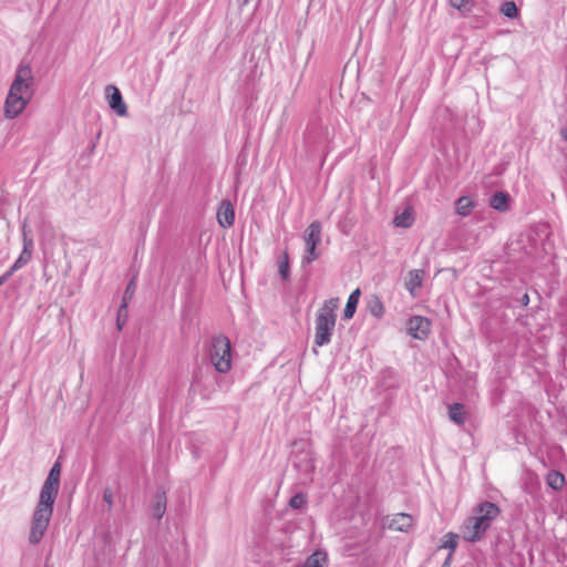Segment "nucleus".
Listing matches in <instances>:
<instances>
[{"mask_svg":"<svg viewBox=\"0 0 567 567\" xmlns=\"http://www.w3.org/2000/svg\"><path fill=\"white\" fill-rule=\"evenodd\" d=\"M61 463H54L40 492L39 501L32 515L29 542L38 544L51 520L53 505L60 488Z\"/></svg>","mask_w":567,"mask_h":567,"instance_id":"1","label":"nucleus"},{"mask_svg":"<svg viewBox=\"0 0 567 567\" xmlns=\"http://www.w3.org/2000/svg\"><path fill=\"white\" fill-rule=\"evenodd\" d=\"M32 85L33 75L30 64L20 63L4 103L7 118H14L24 110L32 93L30 91Z\"/></svg>","mask_w":567,"mask_h":567,"instance_id":"2","label":"nucleus"},{"mask_svg":"<svg viewBox=\"0 0 567 567\" xmlns=\"http://www.w3.org/2000/svg\"><path fill=\"white\" fill-rule=\"evenodd\" d=\"M499 514L501 509L494 503L483 502L478 504L475 515L468 517L463 524V538L470 543L480 540Z\"/></svg>","mask_w":567,"mask_h":567,"instance_id":"3","label":"nucleus"},{"mask_svg":"<svg viewBox=\"0 0 567 567\" xmlns=\"http://www.w3.org/2000/svg\"><path fill=\"white\" fill-rule=\"evenodd\" d=\"M339 307V298H330L326 300L316 317L315 344L323 347L330 343L332 332L334 330Z\"/></svg>","mask_w":567,"mask_h":567,"instance_id":"4","label":"nucleus"},{"mask_svg":"<svg viewBox=\"0 0 567 567\" xmlns=\"http://www.w3.org/2000/svg\"><path fill=\"white\" fill-rule=\"evenodd\" d=\"M208 355L212 365L219 373H226L231 368V343L230 340L224 336H214L210 339L208 347Z\"/></svg>","mask_w":567,"mask_h":567,"instance_id":"5","label":"nucleus"},{"mask_svg":"<svg viewBox=\"0 0 567 567\" xmlns=\"http://www.w3.org/2000/svg\"><path fill=\"white\" fill-rule=\"evenodd\" d=\"M22 233V243L23 248L20 252L19 257L16 259V261L10 267L11 270L18 271L22 267H24L27 264L30 262L34 249V241L32 237V230L28 229L27 224L23 223L21 227Z\"/></svg>","mask_w":567,"mask_h":567,"instance_id":"6","label":"nucleus"},{"mask_svg":"<svg viewBox=\"0 0 567 567\" xmlns=\"http://www.w3.org/2000/svg\"><path fill=\"white\" fill-rule=\"evenodd\" d=\"M431 320L422 316H412L406 323L409 334L414 339L425 340L431 332Z\"/></svg>","mask_w":567,"mask_h":567,"instance_id":"7","label":"nucleus"},{"mask_svg":"<svg viewBox=\"0 0 567 567\" xmlns=\"http://www.w3.org/2000/svg\"><path fill=\"white\" fill-rule=\"evenodd\" d=\"M105 97L110 109L118 116H127V106L117 86L109 84L105 87Z\"/></svg>","mask_w":567,"mask_h":567,"instance_id":"8","label":"nucleus"},{"mask_svg":"<svg viewBox=\"0 0 567 567\" xmlns=\"http://www.w3.org/2000/svg\"><path fill=\"white\" fill-rule=\"evenodd\" d=\"M414 526V518L406 513H398L386 519V528L393 532L409 533Z\"/></svg>","mask_w":567,"mask_h":567,"instance_id":"9","label":"nucleus"},{"mask_svg":"<svg viewBox=\"0 0 567 567\" xmlns=\"http://www.w3.org/2000/svg\"><path fill=\"white\" fill-rule=\"evenodd\" d=\"M213 378V373L210 368H207L205 371L203 368L197 367L193 372L190 390L194 392H199L205 399H208V394H206L207 385L206 383Z\"/></svg>","mask_w":567,"mask_h":567,"instance_id":"10","label":"nucleus"},{"mask_svg":"<svg viewBox=\"0 0 567 567\" xmlns=\"http://www.w3.org/2000/svg\"><path fill=\"white\" fill-rule=\"evenodd\" d=\"M290 458L295 461H313L312 447L309 440H296L291 444Z\"/></svg>","mask_w":567,"mask_h":567,"instance_id":"11","label":"nucleus"},{"mask_svg":"<svg viewBox=\"0 0 567 567\" xmlns=\"http://www.w3.org/2000/svg\"><path fill=\"white\" fill-rule=\"evenodd\" d=\"M217 220L223 228L231 227L235 223V209L229 200H223L217 210Z\"/></svg>","mask_w":567,"mask_h":567,"instance_id":"12","label":"nucleus"},{"mask_svg":"<svg viewBox=\"0 0 567 567\" xmlns=\"http://www.w3.org/2000/svg\"><path fill=\"white\" fill-rule=\"evenodd\" d=\"M379 383L384 389H398L401 384V377L399 372L390 367L381 370L379 375Z\"/></svg>","mask_w":567,"mask_h":567,"instance_id":"13","label":"nucleus"},{"mask_svg":"<svg viewBox=\"0 0 567 567\" xmlns=\"http://www.w3.org/2000/svg\"><path fill=\"white\" fill-rule=\"evenodd\" d=\"M423 277V269H413L409 271L404 286L412 297H416V289L422 287Z\"/></svg>","mask_w":567,"mask_h":567,"instance_id":"14","label":"nucleus"},{"mask_svg":"<svg viewBox=\"0 0 567 567\" xmlns=\"http://www.w3.org/2000/svg\"><path fill=\"white\" fill-rule=\"evenodd\" d=\"M322 225L319 220L312 221L305 231V243L310 246H318L321 243Z\"/></svg>","mask_w":567,"mask_h":567,"instance_id":"15","label":"nucleus"},{"mask_svg":"<svg viewBox=\"0 0 567 567\" xmlns=\"http://www.w3.org/2000/svg\"><path fill=\"white\" fill-rule=\"evenodd\" d=\"M511 196L505 192H496L489 198V206L498 212H506L509 208Z\"/></svg>","mask_w":567,"mask_h":567,"instance_id":"16","label":"nucleus"},{"mask_svg":"<svg viewBox=\"0 0 567 567\" xmlns=\"http://www.w3.org/2000/svg\"><path fill=\"white\" fill-rule=\"evenodd\" d=\"M360 296H361V291L359 288L354 289L348 300H347V303H346V307L343 309V319L344 320H350L353 318L355 311H357V307H358V303H359V299H360Z\"/></svg>","mask_w":567,"mask_h":567,"instance_id":"17","label":"nucleus"},{"mask_svg":"<svg viewBox=\"0 0 567 567\" xmlns=\"http://www.w3.org/2000/svg\"><path fill=\"white\" fill-rule=\"evenodd\" d=\"M449 417L450 420L457 424L462 425L466 420L465 406L462 403H453L449 405Z\"/></svg>","mask_w":567,"mask_h":567,"instance_id":"18","label":"nucleus"},{"mask_svg":"<svg viewBox=\"0 0 567 567\" xmlns=\"http://www.w3.org/2000/svg\"><path fill=\"white\" fill-rule=\"evenodd\" d=\"M546 483L554 491H561L566 485V478L560 472L551 471L546 475Z\"/></svg>","mask_w":567,"mask_h":567,"instance_id":"19","label":"nucleus"},{"mask_svg":"<svg viewBox=\"0 0 567 567\" xmlns=\"http://www.w3.org/2000/svg\"><path fill=\"white\" fill-rule=\"evenodd\" d=\"M474 207V202L467 196H461L455 202V210L460 216L466 217L471 215Z\"/></svg>","mask_w":567,"mask_h":567,"instance_id":"20","label":"nucleus"},{"mask_svg":"<svg viewBox=\"0 0 567 567\" xmlns=\"http://www.w3.org/2000/svg\"><path fill=\"white\" fill-rule=\"evenodd\" d=\"M278 272L284 281L290 279V259L287 250L278 259Z\"/></svg>","mask_w":567,"mask_h":567,"instance_id":"21","label":"nucleus"},{"mask_svg":"<svg viewBox=\"0 0 567 567\" xmlns=\"http://www.w3.org/2000/svg\"><path fill=\"white\" fill-rule=\"evenodd\" d=\"M328 561V555L326 551L316 550L311 554L306 563L303 564L306 567H323Z\"/></svg>","mask_w":567,"mask_h":567,"instance_id":"22","label":"nucleus"},{"mask_svg":"<svg viewBox=\"0 0 567 567\" xmlns=\"http://www.w3.org/2000/svg\"><path fill=\"white\" fill-rule=\"evenodd\" d=\"M367 308L369 310V312L380 319L383 317L384 315V306H383V302L381 301V299L378 297V296H372L369 301H368V305H367Z\"/></svg>","mask_w":567,"mask_h":567,"instance_id":"23","label":"nucleus"},{"mask_svg":"<svg viewBox=\"0 0 567 567\" xmlns=\"http://www.w3.org/2000/svg\"><path fill=\"white\" fill-rule=\"evenodd\" d=\"M166 511V495L165 493H157L153 505V516L161 519Z\"/></svg>","mask_w":567,"mask_h":567,"instance_id":"24","label":"nucleus"},{"mask_svg":"<svg viewBox=\"0 0 567 567\" xmlns=\"http://www.w3.org/2000/svg\"><path fill=\"white\" fill-rule=\"evenodd\" d=\"M414 221L413 214L410 208H405L401 214L394 217V225L396 227L408 228Z\"/></svg>","mask_w":567,"mask_h":567,"instance_id":"25","label":"nucleus"},{"mask_svg":"<svg viewBox=\"0 0 567 567\" xmlns=\"http://www.w3.org/2000/svg\"><path fill=\"white\" fill-rule=\"evenodd\" d=\"M458 544V535L455 533H447L443 539L440 548H447L450 549L449 558L452 557V554L455 551Z\"/></svg>","mask_w":567,"mask_h":567,"instance_id":"26","label":"nucleus"},{"mask_svg":"<svg viewBox=\"0 0 567 567\" xmlns=\"http://www.w3.org/2000/svg\"><path fill=\"white\" fill-rule=\"evenodd\" d=\"M319 256H320V252L317 250V246L306 245V251L301 259V267L306 268L311 262L317 260L319 258Z\"/></svg>","mask_w":567,"mask_h":567,"instance_id":"27","label":"nucleus"},{"mask_svg":"<svg viewBox=\"0 0 567 567\" xmlns=\"http://www.w3.org/2000/svg\"><path fill=\"white\" fill-rule=\"evenodd\" d=\"M501 12L509 19H516L519 16V9L514 1H505L501 7Z\"/></svg>","mask_w":567,"mask_h":567,"instance_id":"28","label":"nucleus"},{"mask_svg":"<svg viewBox=\"0 0 567 567\" xmlns=\"http://www.w3.org/2000/svg\"><path fill=\"white\" fill-rule=\"evenodd\" d=\"M128 317V305L121 303L116 312V328L122 331Z\"/></svg>","mask_w":567,"mask_h":567,"instance_id":"29","label":"nucleus"},{"mask_svg":"<svg viewBox=\"0 0 567 567\" xmlns=\"http://www.w3.org/2000/svg\"><path fill=\"white\" fill-rule=\"evenodd\" d=\"M450 4L457 9L462 14H467L474 7V0H450Z\"/></svg>","mask_w":567,"mask_h":567,"instance_id":"30","label":"nucleus"},{"mask_svg":"<svg viewBox=\"0 0 567 567\" xmlns=\"http://www.w3.org/2000/svg\"><path fill=\"white\" fill-rule=\"evenodd\" d=\"M136 290V277L134 276L126 285L121 303L128 305Z\"/></svg>","mask_w":567,"mask_h":567,"instance_id":"31","label":"nucleus"},{"mask_svg":"<svg viewBox=\"0 0 567 567\" xmlns=\"http://www.w3.org/2000/svg\"><path fill=\"white\" fill-rule=\"evenodd\" d=\"M307 504V495L303 493H298L293 497L290 498L289 505L295 509H300L305 507Z\"/></svg>","mask_w":567,"mask_h":567,"instance_id":"32","label":"nucleus"},{"mask_svg":"<svg viewBox=\"0 0 567 567\" xmlns=\"http://www.w3.org/2000/svg\"><path fill=\"white\" fill-rule=\"evenodd\" d=\"M103 501L109 505L111 508L113 505V492L111 488H105L103 492Z\"/></svg>","mask_w":567,"mask_h":567,"instance_id":"33","label":"nucleus"},{"mask_svg":"<svg viewBox=\"0 0 567 567\" xmlns=\"http://www.w3.org/2000/svg\"><path fill=\"white\" fill-rule=\"evenodd\" d=\"M14 270L9 268L3 275L0 276V287L3 286L14 274Z\"/></svg>","mask_w":567,"mask_h":567,"instance_id":"34","label":"nucleus"},{"mask_svg":"<svg viewBox=\"0 0 567 567\" xmlns=\"http://www.w3.org/2000/svg\"><path fill=\"white\" fill-rule=\"evenodd\" d=\"M516 301H517L520 306H523V307L528 306V303H529V296H528V293H527V292L523 293L520 297H518V298L516 299Z\"/></svg>","mask_w":567,"mask_h":567,"instance_id":"35","label":"nucleus"},{"mask_svg":"<svg viewBox=\"0 0 567 567\" xmlns=\"http://www.w3.org/2000/svg\"><path fill=\"white\" fill-rule=\"evenodd\" d=\"M560 135L567 142V127L561 128Z\"/></svg>","mask_w":567,"mask_h":567,"instance_id":"36","label":"nucleus"}]
</instances>
